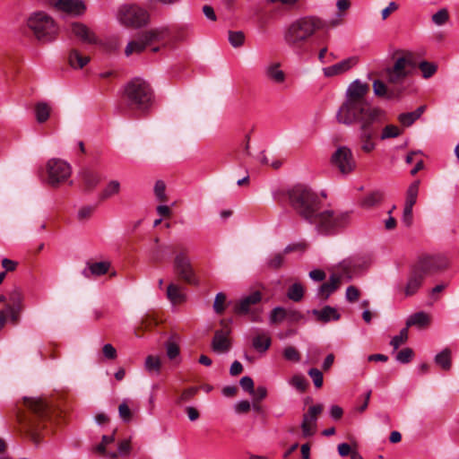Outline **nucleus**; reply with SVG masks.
I'll list each match as a JSON object with an SVG mask.
<instances>
[{
	"label": "nucleus",
	"instance_id": "obj_9",
	"mask_svg": "<svg viewBox=\"0 0 459 459\" xmlns=\"http://www.w3.org/2000/svg\"><path fill=\"white\" fill-rule=\"evenodd\" d=\"M366 268V262L362 261L360 258L349 257L343 259L338 264L333 265L329 269V272L333 275H335L336 279L342 283V281H350Z\"/></svg>",
	"mask_w": 459,
	"mask_h": 459
},
{
	"label": "nucleus",
	"instance_id": "obj_40",
	"mask_svg": "<svg viewBox=\"0 0 459 459\" xmlns=\"http://www.w3.org/2000/svg\"><path fill=\"white\" fill-rule=\"evenodd\" d=\"M120 191V184L117 180L110 181L101 192L100 200H106L111 196L117 195Z\"/></svg>",
	"mask_w": 459,
	"mask_h": 459
},
{
	"label": "nucleus",
	"instance_id": "obj_27",
	"mask_svg": "<svg viewBox=\"0 0 459 459\" xmlns=\"http://www.w3.org/2000/svg\"><path fill=\"white\" fill-rule=\"evenodd\" d=\"M431 322L429 315L423 311L416 312L411 315L406 321V327L416 326L420 329L427 328Z\"/></svg>",
	"mask_w": 459,
	"mask_h": 459
},
{
	"label": "nucleus",
	"instance_id": "obj_4",
	"mask_svg": "<svg viewBox=\"0 0 459 459\" xmlns=\"http://www.w3.org/2000/svg\"><path fill=\"white\" fill-rule=\"evenodd\" d=\"M325 20L315 15H307L291 22L284 30L283 39L296 54L303 55L307 45L318 31L326 28Z\"/></svg>",
	"mask_w": 459,
	"mask_h": 459
},
{
	"label": "nucleus",
	"instance_id": "obj_48",
	"mask_svg": "<svg viewBox=\"0 0 459 459\" xmlns=\"http://www.w3.org/2000/svg\"><path fill=\"white\" fill-rule=\"evenodd\" d=\"M154 194L160 202H167L166 185L162 180H157L154 185Z\"/></svg>",
	"mask_w": 459,
	"mask_h": 459
},
{
	"label": "nucleus",
	"instance_id": "obj_20",
	"mask_svg": "<svg viewBox=\"0 0 459 459\" xmlns=\"http://www.w3.org/2000/svg\"><path fill=\"white\" fill-rule=\"evenodd\" d=\"M80 186L84 192L93 191L101 181L100 173L91 168H83L78 173Z\"/></svg>",
	"mask_w": 459,
	"mask_h": 459
},
{
	"label": "nucleus",
	"instance_id": "obj_19",
	"mask_svg": "<svg viewBox=\"0 0 459 459\" xmlns=\"http://www.w3.org/2000/svg\"><path fill=\"white\" fill-rule=\"evenodd\" d=\"M221 329L216 330L212 342V349L216 353H225L230 349V328L228 321H221Z\"/></svg>",
	"mask_w": 459,
	"mask_h": 459
},
{
	"label": "nucleus",
	"instance_id": "obj_46",
	"mask_svg": "<svg viewBox=\"0 0 459 459\" xmlns=\"http://www.w3.org/2000/svg\"><path fill=\"white\" fill-rule=\"evenodd\" d=\"M286 319V309L281 307L273 308L271 312V324H280Z\"/></svg>",
	"mask_w": 459,
	"mask_h": 459
},
{
	"label": "nucleus",
	"instance_id": "obj_6",
	"mask_svg": "<svg viewBox=\"0 0 459 459\" xmlns=\"http://www.w3.org/2000/svg\"><path fill=\"white\" fill-rule=\"evenodd\" d=\"M123 100L130 109L146 112L154 101L153 90L147 81L135 77L124 86Z\"/></svg>",
	"mask_w": 459,
	"mask_h": 459
},
{
	"label": "nucleus",
	"instance_id": "obj_18",
	"mask_svg": "<svg viewBox=\"0 0 459 459\" xmlns=\"http://www.w3.org/2000/svg\"><path fill=\"white\" fill-rule=\"evenodd\" d=\"M23 296L22 291L15 288L8 295V304L5 306V310L10 321L13 325H17L20 321V313L22 310Z\"/></svg>",
	"mask_w": 459,
	"mask_h": 459
},
{
	"label": "nucleus",
	"instance_id": "obj_26",
	"mask_svg": "<svg viewBox=\"0 0 459 459\" xmlns=\"http://www.w3.org/2000/svg\"><path fill=\"white\" fill-rule=\"evenodd\" d=\"M88 268L82 271V274L86 278L92 276H101L106 274L109 268L110 263L108 261H101L97 263H87Z\"/></svg>",
	"mask_w": 459,
	"mask_h": 459
},
{
	"label": "nucleus",
	"instance_id": "obj_55",
	"mask_svg": "<svg viewBox=\"0 0 459 459\" xmlns=\"http://www.w3.org/2000/svg\"><path fill=\"white\" fill-rule=\"evenodd\" d=\"M246 36L243 31H231V47L240 48L244 45Z\"/></svg>",
	"mask_w": 459,
	"mask_h": 459
},
{
	"label": "nucleus",
	"instance_id": "obj_35",
	"mask_svg": "<svg viewBox=\"0 0 459 459\" xmlns=\"http://www.w3.org/2000/svg\"><path fill=\"white\" fill-rule=\"evenodd\" d=\"M144 368L150 375H160L161 368L160 358L158 356L149 355L145 359Z\"/></svg>",
	"mask_w": 459,
	"mask_h": 459
},
{
	"label": "nucleus",
	"instance_id": "obj_1",
	"mask_svg": "<svg viewBox=\"0 0 459 459\" xmlns=\"http://www.w3.org/2000/svg\"><path fill=\"white\" fill-rule=\"evenodd\" d=\"M290 205L307 222L322 234H331L351 221L348 212H320L322 202L318 195L305 185H297L287 192Z\"/></svg>",
	"mask_w": 459,
	"mask_h": 459
},
{
	"label": "nucleus",
	"instance_id": "obj_16",
	"mask_svg": "<svg viewBox=\"0 0 459 459\" xmlns=\"http://www.w3.org/2000/svg\"><path fill=\"white\" fill-rule=\"evenodd\" d=\"M174 271L178 276L190 285H198L199 281L186 252H179L174 259Z\"/></svg>",
	"mask_w": 459,
	"mask_h": 459
},
{
	"label": "nucleus",
	"instance_id": "obj_11",
	"mask_svg": "<svg viewBox=\"0 0 459 459\" xmlns=\"http://www.w3.org/2000/svg\"><path fill=\"white\" fill-rule=\"evenodd\" d=\"M168 36L169 30L165 27L143 31L137 39L127 44L125 54L128 56L134 53H141L148 45L163 40Z\"/></svg>",
	"mask_w": 459,
	"mask_h": 459
},
{
	"label": "nucleus",
	"instance_id": "obj_31",
	"mask_svg": "<svg viewBox=\"0 0 459 459\" xmlns=\"http://www.w3.org/2000/svg\"><path fill=\"white\" fill-rule=\"evenodd\" d=\"M426 107L420 106L412 112L402 113L398 116V120L404 127L411 126L425 111Z\"/></svg>",
	"mask_w": 459,
	"mask_h": 459
},
{
	"label": "nucleus",
	"instance_id": "obj_41",
	"mask_svg": "<svg viewBox=\"0 0 459 459\" xmlns=\"http://www.w3.org/2000/svg\"><path fill=\"white\" fill-rule=\"evenodd\" d=\"M36 119L39 123L46 122L50 115V108L45 102H39L35 107Z\"/></svg>",
	"mask_w": 459,
	"mask_h": 459
},
{
	"label": "nucleus",
	"instance_id": "obj_62",
	"mask_svg": "<svg viewBox=\"0 0 459 459\" xmlns=\"http://www.w3.org/2000/svg\"><path fill=\"white\" fill-rule=\"evenodd\" d=\"M239 384L244 391L247 392L248 394L254 393V381L250 377H243L240 379Z\"/></svg>",
	"mask_w": 459,
	"mask_h": 459
},
{
	"label": "nucleus",
	"instance_id": "obj_34",
	"mask_svg": "<svg viewBox=\"0 0 459 459\" xmlns=\"http://www.w3.org/2000/svg\"><path fill=\"white\" fill-rule=\"evenodd\" d=\"M280 67V63H273L266 68V75L276 83H282L286 78L285 73Z\"/></svg>",
	"mask_w": 459,
	"mask_h": 459
},
{
	"label": "nucleus",
	"instance_id": "obj_15",
	"mask_svg": "<svg viewBox=\"0 0 459 459\" xmlns=\"http://www.w3.org/2000/svg\"><path fill=\"white\" fill-rule=\"evenodd\" d=\"M331 162L342 175L351 173L357 166L352 151L347 146H340L332 154Z\"/></svg>",
	"mask_w": 459,
	"mask_h": 459
},
{
	"label": "nucleus",
	"instance_id": "obj_25",
	"mask_svg": "<svg viewBox=\"0 0 459 459\" xmlns=\"http://www.w3.org/2000/svg\"><path fill=\"white\" fill-rule=\"evenodd\" d=\"M311 313L318 322L323 324L329 323L332 320L338 321L341 318L337 309L330 306H325L322 309H313Z\"/></svg>",
	"mask_w": 459,
	"mask_h": 459
},
{
	"label": "nucleus",
	"instance_id": "obj_7",
	"mask_svg": "<svg viewBox=\"0 0 459 459\" xmlns=\"http://www.w3.org/2000/svg\"><path fill=\"white\" fill-rule=\"evenodd\" d=\"M386 120V114L356 119L355 124L359 126V138L361 151L369 153L375 149V139L378 135L379 128Z\"/></svg>",
	"mask_w": 459,
	"mask_h": 459
},
{
	"label": "nucleus",
	"instance_id": "obj_49",
	"mask_svg": "<svg viewBox=\"0 0 459 459\" xmlns=\"http://www.w3.org/2000/svg\"><path fill=\"white\" fill-rule=\"evenodd\" d=\"M290 384L300 392H304L307 386V381L302 375L293 376Z\"/></svg>",
	"mask_w": 459,
	"mask_h": 459
},
{
	"label": "nucleus",
	"instance_id": "obj_58",
	"mask_svg": "<svg viewBox=\"0 0 459 459\" xmlns=\"http://www.w3.org/2000/svg\"><path fill=\"white\" fill-rule=\"evenodd\" d=\"M198 387H189L184 390L179 396L178 403H181L190 401L198 393Z\"/></svg>",
	"mask_w": 459,
	"mask_h": 459
},
{
	"label": "nucleus",
	"instance_id": "obj_13",
	"mask_svg": "<svg viewBox=\"0 0 459 459\" xmlns=\"http://www.w3.org/2000/svg\"><path fill=\"white\" fill-rule=\"evenodd\" d=\"M118 20L126 26L141 27L148 22L149 13L137 5L126 4L119 9Z\"/></svg>",
	"mask_w": 459,
	"mask_h": 459
},
{
	"label": "nucleus",
	"instance_id": "obj_60",
	"mask_svg": "<svg viewBox=\"0 0 459 459\" xmlns=\"http://www.w3.org/2000/svg\"><path fill=\"white\" fill-rule=\"evenodd\" d=\"M307 247V245L306 242H299V243L288 245L284 248L283 251H284V254L288 255L292 252H305Z\"/></svg>",
	"mask_w": 459,
	"mask_h": 459
},
{
	"label": "nucleus",
	"instance_id": "obj_2",
	"mask_svg": "<svg viewBox=\"0 0 459 459\" xmlns=\"http://www.w3.org/2000/svg\"><path fill=\"white\" fill-rule=\"evenodd\" d=\"M393 65L385 69L386 80L389 85L381 80L373 82V91L376 96L387 100H400L406 91L405 83L408 78L418 67L425 79L433 76L437 66L428 61H418L417 56L411 51L396 50L393 54Z\"/></svg>",
	"mask_w": 459,
	"mask_h": 459
},
{
	"label": "nucleus",
	"instance_id": "obj_32",
	"mask_svg": "<svg viewBox=\"0 0 459 459\" xmlns=\"http://www.w3.org/2000/svg\"><path fill=\"white\" fill-rule=\"evenodd\" d=\"M167 298L173 304H180L185 301L186 295L179 285L170 283L167 288Z\"/></svg>",
	"mask_w": 459,
	"mask_h": 459
},
{
	"label": "nucleus",
	"instance_id": "obj_28",
	"mask_svg": "<svg viewBox=\"0 0 459 459\" xmlns=\"http://www.w3.org/2000/svg\"><path fill=\"white\" fill-rule=\"evenodd\" d=\"M249 142H250V134L248 133L245 134L244 138L238 143V146L231 152V160L238 161L239 163L247 157L250 155L249 152Z\"/></svg>",
	"mask_w": 459,
	"mask_h": 459
},
{
	"label": "nucleus",
	"instance_id": "obj_56",
	"mask_svg": "<svg viewBox=\"0 0 459 459\" xmlns=\"http://www.w3.org/2000/svg\"><path fill=\"white\" fill-rule=\"evenodd\" d=\"M94 210H95L94 206H91V205L81 207L79 209L78 214H77L78 220L80 221H87L88 219H90L91 217L92 213L94 212Z\"/></svg>",
	"mask_w": 459,
	"mask_h": 459
},
{
	"label": "nucleus",
	"instance_id": "obj_39",
	"mask_svg": "<svg viewBox=\"0 0 459 459\" xmlns=\"http://www.w3.org/2000/svg\"><path fill=\"white\" fill-rule=\"evenodd\" d=\"M384 198V194L381 191H374L367 195L363 201L362 205L366 208H371L379 204Z\"/></svg>",
	"mask_w": 459,
	"mask_h": 459
},
{
	"label": "nucleus",
	"instance_id": "obj_37",
	"mask_svg": "<svg viewBox=\"0 0 459 459\" xmlns=\"http://www.w3.org/2000/svg\"><path fill=\"white\" fill-rule=\"evenodd\" d=\"M420 187V180L412 182L408 187L406 193L405 206L413 207L417 202L418 193Z\"/></svg>",
	"mask_w": 459,
	"mask_h": 459
},
{
	"label": "nucleus",
	"instance_id": "obj_50",
	"mask_svg": "<svg viewBox=\"0 0 459 459\" xmlns=\"http://www.w3.org/2000/svg\"><path fill=\"white\" fill-rule=\"evenodd\" d=\"M307 373L308 376L312 378L315 386L320 388L323 385L324 382L322 372L316 368H312L308 370Z\"/></svg>",
	"mask_w": 459,
	"mask_h": 459
},
{
	"label": "nucleus",
	"instance_id": "obj_52",
	"mask_svg": "<svg viewBox=\"0 0 459 459\" xmlns=\"http://www.w3.org/2000/svg\"><path fill=\"white\" fill-rule=\"evenodd\" d=\"M115 441V436L114 434L110 435V436H106L104 435L102 437V440L100 442V444H99L96 447H95V450L101 454V455H104L106 456V454L108 452H106V446L109 444H112L113 442Z\"/></svg>",
	"mask_w": 459,
	"mask_h": 459
},
{
	"label": "nucleus",
	"instance_id": "obj_5",
	"mask_svg": "<svg viewBox=\"0 0 459 459\" xmlns=\"http://www.w3.org/2000/svg\"><path fill=\"white\" fill-rule=\"evenodd\" d=\"M24 404L31 412V416L20 420L28 437L36 445L40 443V431L49 419L51 408L42 398L24 397Z\"/></svg>",
	"mask_w": 459,
	"mask_h": 459
},
{
	"label": "nucleus",
	"instance_id": "obj_47",
	"mask_svg": "<svg viewBox=\"0 0 459 459\" xmlns=\"http://www.w3.org/2000/svg\"><path fill=\"white\" fill-rule=\"evenodd\" d=\"M408 340V328L405 326L403 328L399 333V335L394 336L390 344L394 347V350H397L402 344L405 343Z\"/></svg>",
	"mask_w": 459,
	"mask_h": 459
},
{
	"label": "nucleus",
	"instance_id": "obj_21",
	"mask_svg": "<svg viewBox=\"0 0 459 459\" xmlns=\"http://www.w3.org/2000/svg\"><path fill=\"white\" fill-rule=\"evenodd\" d=\"M425 277L426 276L423 274V273H420L415 266L412 265L409 273L406 285L403 288L400 287V290L404 291L405 296H412L420 288Z\"/></svg>",
	"mask_w": 459,
	"mask_h": 459
},
{
	"label": "nucleus",
	"instance_id": "obj_23",
	"mask_svg": "<svg viewBox=\"0 0 459 459\" xmlns=\"http://www.w3.org/2000/svg\"><path fill=\"white\" fill-rule=\"evenodd\" d=\"M54 6L57 11L72 15H80L85 11V5L81 0H57Z\"/></svg>",
	"mask_w": 459,
	"mask_h": 459
},
{
	"label": "nucleus",
	"instance_id": "obj_64",
	"mask_svg": "<svg viewBox=\"0 0 459 459\" xmlns=\"http://www.w3.org/2000/svg\"><path fill=\"white\" fill-rule=\"evenodd\" d=\"M286 319L295 324L303 319V315L297 310L286 309Z\"/></svg>",
	"mask_w": 459,
	"mask_h": 459
},
{
	"label": "nucleus",
	"instance_id": "obj_38",
	"mask_svg": "<svg viewBox=\"0 0 459 459\" xmlns=\"http://www.w3.org/2000/svg\"><path fill=\"white\" fill-rule=\"evenodd\" d=\"M131 450L130 439H124L118 443L117 452H108L106 456L110 459H117L118 455H128Z\"/></svg>",
	"mask_w": 459,
	"mask_h": 459
},
{
	"label": "nucleus",
	"instance_id": "obj_53",
	"mask_svg": "<svg viewBox=\"0 0 459 459\" xmlns=\"http://www.w3.org/2000/svg\"><path fill=\"white\" fill-rule=\"evenodd\" d=\"M119 417L125 422H129L132 420V412L131 410L126 401L120 403L118 406Z\"/></svg>",
	"mask_w": 459,
	"mask_h": 459
},
{
	"label": "nucleus",
	"instance_id": "obj_8",
	"mask_svg": "<svg viewBox=\"0 0 459 459\" xmlns=\"http://www.w3.org/2000/svg\"><path fill=\"white\" fill-rule=\"evenodd\" d=\"M27 25L35 38L42 43L53 41L58 33V27L53 18L43 12L32 13Z\"/></svg>",
	"mask_w": 459,
	"mask_h": 459
},
{
	"label": "nucleus",
	"instance_id": "obj_17",
	"mask_svg": "<svg viewBox=\"0 0 459 459\" xmlns=\"http://www.w3.org/2000/svg\"><path fill=\"white\" fill-rule=\"evenodd\" d=\"M323 410V404H316L310 406L307 411L303 414V420L301 423L303 437L307 438L315 435L316 431V421Z\"/></svg>",
	"mask_w": 459,
	"mask_h": 459
},
{
	"label": "nucleus",
	"instance_id": "obj_59",
	"mask_svg": "<svg viewBox=\"0 0 459 459\" xmlns=\"http://www.w3.org/2000/svg\"><path fill=\"white\" fill-rule=\"evenodd\" d=\"M413 354V351L411 348H405L397 353L396 359L402 363H408L412 359Z\"/></svg>",
	"mask_w": 459,
	"mask_h": 459
},
{
	"label": "nucleus",
	"instance_id": "obj_3",
	"mask_svg": "<svg viewBox=\"0 0 459 459\" xmlns=\"http://www.w3.org/2000/svg\"><path fill=\"white\" fill-rule=\"evenodd\" d=\"M368 92V83H363L359 80L353 81L347 89L345 100L339 108L336 115L337 121L340 124L351 126L355 124L356 119L386 114L383 108L367 101L366 96Z\"/></svg>",
	"mask_w": 459,
	"mask_h": 459
},
{
	"label": "nucleus",
	"instance_id": "obj_63",
	"mask_svg": "<svg viewBox=\"0 0 459 459\" xmlns=\"http://www.w3.org/2000/svg\"><path fill=\"white\" fill-rule=\"evenodd\" d=\"M102 353L104 357L108 359H115L117 356V350L110 343H107L103 346Z\"/></svg>",
	"mask_w": 459,
	"mask_h": 459
},
{
	"label": "nucleus",
	"instance_id": "obj_14",
	"mask_svg": "<svg viewBox=\"0 0 459 459\" xmlns=\"http://www.w3.org/2000/svg\"><path fill=\"white\" fill-rule=\"evenodd\" d=\"M48 181L52 186H57L66 181L72 173L69 163L59 159H51L47 163Z\"/></svg>",
	"mask_w": 459,
	"mask_h": 459
},
{
	"label": "nucleus",
	"instance_id": "obj_12",
	"mask_svg": "<svg viewBox=\"0 0 459 459\" xmlns=\"http://www.w3.org/2000/svg\"><path fill=\"white\" fill-rule=\"evenodd\" d=\"M446 258L440 254H424L413 264L425 276L438 273L447 268Z\"/></svg>",
	"mask_w": 459,
	"mask_h": 459
},
{
	"label": "nucleus",
	"instance_id": "obj_45",
	"mask_svg": "<svg viewBox=\"0 0 459 459\" xmlns=\"http://www.w3.org/2000/svg\"><path fill=\"white\" fill-rule=\"evenodd\" d=\"M431 20L436 25L442 26L449 20V13L446 8H442L432 15Z\"/></svg>",
	"mask_w": 459,
	"mask_h": 459
},
{
	"label": "nucleus",
	"instance_id": "obj_29",
	"mask_svg": "<svg viewBox=\"0 0 459 459\" xmlns=\"http://www.w3.org/2000/svg\"><path fill=\"white\" fill-rule=\"evenodd\" d=\"M72 32L85 43H95L96 37L94 33L84 24L75 22L72 25Z\"/></svg>",
	"mask_w": 459,
	"mask_h": 459
},
{
	"label": "nucleus",
	"instance_id": "obj_44",
	"mask_svg": "<svg viewBox=\"0 0 459 459\" xmlns=\"http://www.w3.org/2000/svg\"><path fill=\"white\" fill-rule=\"evenodd\" d=\"M286 254H284V251H282V253H276V254H273L267 261V266L270 268V269H273V270H276V269H279L282 264H283V262H284V255Z\"/></svg>",
	"mask_w": 459,
	"mask_h": 459
},
{
	"label": "nucleus",
	"instance_id": "obj_33",
	"mask_svg": "<svg viewBox=\"0 0 459 459\" xmlns=\"http://www.w3.org/2000/svg\"><path fill=\"white\" fill-rule=\"evenodd\" d=\"M89 61H90L89 56H82L76 49L71 50L69 56H68L69 65L74 69H82L89 63Z\"/></svg>",
	"mask_w": 459,
	"mask_h": 459
},
{
	"label": "nucleus",
	"instance_id": "obj_30",
	"mask_svg": "<svg viewBox=\"0 0 459 459\" xmlns=\"http://www.w3.org/2000/svg\"><path fill=\"white\" fill-rule=\"evenodd\" d=\"M341 284L340 281L336 279V276L331 273L329 281L324 282L318 290L319 298L323 300H326L332 293L339 289Z\"/></svg>",
	"mask_w": 459,
	"mask_h": 459
},
{
	"label": "nucleus",
	"instance_id": "obj_43",
	"mask_svg": "<svg viewBox=\"0 0 459 459\" xmlns=\"http://www.w3.org/2000/svg\"><path fill=\"white\" fill-rule=\"evenodd\" d=\"M403 131L394 125H386L379 135L381 140H386L390 138H395L402 134Z\"/></svg>",
	"mask_w": 459,
	"mask_h": 459
},
{
	"label": "nucleus",
	"instance_id": "obj_10",
	"mask_svg": "<svg viewBox=\"0 0 459 459\" xmlns=\"http://www.w3.org/2000/svg\"><path fill=\"white\" fill-rule=\"evenodd\" d=\"M262 299V293L259 290L253 291L236 303L235 313L241 316H247L250 322L260 323L263 321V308L254 307Z\"/></svg>",
	"mask_w": 459,
	"mask_h": 459
},
{
	"label": "nucleus",
	"instance_id": "obj_36",
	"mask_svg": "<svg viewBox=\"0 0 459 459\" xmlns=\"http://www.w3.org/2000/svg\"><path fill=\"white\" fill-rule=\"evenodd\" d=\"M435 362L444 370L451 368V351L448 348L444 349L435 357Z\"/></svg>",
	"mask_w": 459,
	"mask_h": 459
},
{
	"label": "nucleus",
	"instance_id": "obj_42",
	"mask_svg": "<svg viewBox=\"0 0 459 459\" xmlns=\"http://www.w3.org/2000/svg\"><path fill=\"white\" fill-rule=\"evenodd\" d=\"M287 296L290 299L299 302L303 299L304 288L299 282H295L290 286Z\"/></svg>",
	"mask_w": 459,
	"mask_h": 459
},
{
	"label": "nucleus",
	"instance_id": "obj_51",
	"mask_svg": "<svg viewBox=\"0 0 459 459\" xmlns=\"http://www.w3.org/2000/svg\"><path fill=\"white\" fill-rule=\"evenodd\" d=\"M283 356L286 359L298 362L300 360V353L293 346H288L283 351Z\"/></svg>",
	"mask_w": 459,
	"mask_h": 459
},
{
	"label": "nucleus",
	"instance_id": "obj_57",
	"mask_svg": "<svg viewBox=\"0 0 459 459\" xmlns=\"http://www.w3.org/2000/svg\"><path fill=\"white\" fill-rule=\"evenodd\" d=\"M226 301V295L220 292L216 295L213 308L217 314H221L224 311V303Z\"/></svg>",
	"mask_w": 459,
	"mask_h": 459
},
{
	"label": "nucleus",
	"instance_id": "obj_61",
	"mask_svg": "<svg viewBox=\"0 0 459 459\" xmlns=\"http://www.w3.org/2000/svg\"><path fill=\"white\" fill-rule=\"evenodd\" d=\"M359 290L353 285L349 286L346 290V299L349 302H356L359 299Z\"/></svg>",
	"mask_w": 459,
	"mask_h": 459
},
{
	"label": "nucleus",
	"instance_id": "obj_54",
	"mask_svg": "<svg viewBox=\"0 0 459 459\" xmlns=\"http://www.w3.org/2000/svg\"><path fill=\"white\" fill-rule=\"evenodd\" d=\"M165 347L169 359H174L179 355V346L175 342H167Z\"/></svg>",
	"mask_w": 459,
	"mask_h": 459
},
{
	"label": "nucleus",
	"instance_id": "obj_22",
	"mask_svg": "<svg viewBox=\"0 0 459 459\" xmlns=\"http://www.w3.org/2000/svg\"><path fill=\"white\" fill-rule=\"evenodd\" d=\"M357 63L358 57L351 56L335 65L323 68V73L325 77L340 75L351 70Z\"/></svg>",
	"mask_w": 459,
	"mask_h": 459
},
{
	"label": "nucleus",
	"instance_id": "obj_24",
	"mask_svg": "<svg viewBox=\"0 0 459 459\" xmlns=\"http://www.w3.org/2000/svg\"><path fill=\"white\" fill-rule=\"evenodd\" d=\"M272 344V339L268 332L261 329L255 330V335L252 339V345L258 352L266 351Z\"/></svg>",
	"mask_w": 459,
	"mask_h": 459
}]
</instances>
